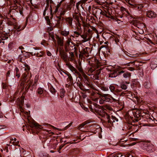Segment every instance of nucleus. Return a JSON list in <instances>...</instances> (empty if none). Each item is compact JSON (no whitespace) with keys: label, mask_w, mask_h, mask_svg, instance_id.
Listing matches in <instances>:
<instances>
[{"label":"nucleus","mask_w":157,"mask_h":157,"mask_svg":"<svg viewBox=\"0 0 157 157\" xmlns=\"http://www.w3.org/2000/svg\"><path fill=\"white\" fill-rule=\"evenodd\" d=\"M136 62V61H134L133 62H130L129 63H128V64L131 63V64H133L134 63V65H135V66L136 67H138L139 66H141V65L140 64V63H141V62H140L138 64H135V62Z\"/></svg>","instance_id":"obj_38"},{"label":"nucleus","mask_w":157,"mask_h":157,"mask_svg":"<svg viewBox=\"0 0 157 157\" xmlns=\"http://www.w3.org/2000/svg\"><path fill=\"white\" fill-rule=\"evenodd\" d=\"M62 58L64 61L66 62V65L67 66V67H69V63L68 62H67V56L65 54H64L62 56Z\"/></svg>","instance_id":"obj_29"},{"label":"nucleus","mask_w":157,"mask_h":157,"mask_svg":"<svg viewBox=\"0 0 157 157\" xmlns=\"http://www.w3.org/2000/svg\"><path fill=\"white\" fill-rule=\"evenodd\" d=\"M10 143L14 145L18 146L19 145V142L15 138H12L10 140Z\"/></svg>","instance_id":"obj_14"},{"label":"nucleus","mask_w":157,"mask_h":157,"mask_svg":"<svg viewBox=\"0 0 157 157\" xmlns=\"http://www.w3.org/2000/svg\"><path fill=\"white\" fill-rule=\"evenodd\" d=\"M19 108L20 111H21L22 113L23 112L24 114H25V115L27 117H29V114L28 112L25 111L22 108V106H21L19 107Z\"/></svg>","instance_id":"obj_24"},{"label":"nucleus","mask_w":157,"mask_h":157,"mask_svg":"<svg viewBox=\"0 0 157 157\" xmlns=\"http://www.w3.org/2000/svg\"><path fill=\"white\" fill-rule=\"evenodd\" d=\"M19 100H20V101L21 104L22 105L24 101V99L23 98H21V99H20Z\"/></svg>","instance_id":"obj_49"},{"label":"nucleus","mask_w":157,"mask_h":157,"mask_svg":"<svg viewBox=\"0 0 157 157\" xmlns=\"http://www.w3.org/2000/svg\"><path fill=\"white\" fill-rule=\"evenodd\" d=\"M3 117V115L2 112L0 111V118H2Z\"/></svg>","instance_id":"obj_58"},{"label":"nucleus","mask_w":157,"mask_h":157,"mask_svg":"<svg viewBox=\"0 0 157 157\" xmlns=\"http://www.w3.org/2000/svg\"><path fill=\"white\" fill-rule=\"evenodd\" d=\"M74 33L77 35H78L79 36V35H80V33L78 32H76V31H75L74 32Z\"/></svg>","instance_id":"obj_57"},{"label":"nucleus","mask_w":157,"mask_h":157,"mask_svg":"<svg viewBox=\"0 0 157 157\" xmlns=\"http://www.w3.org/2000/svg\"><path fill=\"white\" fill-rule=\"evenodd\" d=\"M59 6L58 5V6H57V7L56 8V10H55L56 12L58 11Z\"/></svg>","instance_id":"obj_61"},{"label":"nucleus","mask_w":157,"mask_h":157,"mask_svg":"<svg viewBox=\"0 0 157 157\" xmlns=\"http://www.w3.org/2000/svg\"><path fill=\"white\" fill-rule=\"evenodd\" d=\"M109 88L111 91L113 93H114L116 91L115 86L112 85H111L110 86Z\"/></svg>","instance_id":"obj_28"},{"label":"nucleus","mask_w":157,"mask_h":157,"mask_svg":"<svg viewBox=\"0 0 157 157\" xmlns=\"http://www.w3.org/2000/svg\"><path fill=\"white\" fill-rule=\"evenodd\" d=\"M132 25L140 29H142L144 26V24L138 20H134L132 22Z\"/></svg>","instance_id":"obj_6"},{"label":"nucleus","mask_w":157,"mask_h":157,"mask_svg":"<svg viewBox=\"0 0 157 157\" xmlns=\"http://www.w3.org/2000/svg\"><path fill=\"white\" fill-rule=\"evenodd\" d=\"M100 71L96 73L95 75L92 74L91 75V78L94 80L99 79V75L100 74Z\"/></svg>","instance_id":"obj_18"},{"label":"nucleus","mask_w":157,"mask_h":157,"mask_svg":"<svg viewBox=\"0 0 157 157\" xmlns=\"http://www.w3.org/2000/svg\"><path fill=\"white\" fill-rule=\"evenodd\" d=\"M105 13L103 12H102V11L101 10V14L102 15H105Z\"/></svg>","instance_id":"obj_62"},{"label":"nucleus","mask_w":157,"mask_h":157,"mask_svg":"<svg viewBox=\"0 0 157 157\" xmlns=\"http://www.w3.org/2000/svg\"><path fill=\"white\" fill-rule=\"evenodd\" d=\"M125 54L127 55V56L130 57L131 58H134L136 57V55L132 54V55L128 53L127 52H126L125 53Z\"/></svg>","instance_id":"obj_34"},{"label":"nucleus","mask_w":157,"mask_h":157,"mask_svg":"<svg viewBox=\"0 0 157 157\" xmlns=\"http://www.w3.org/2000/svg\"><path fill=\"white\" fill-rule=\"evenodd\" d=\"M81 53L82 54L86 55H87L88 53L87 50L86 49H84L81 52Z\"/></svg>","instance_id":"obj_30"},{"label":"nucleus","mask_w":157,"mask_h":157,"mask_svg":"<svg viewBox=\"0 0 157 157\" xmlns=\"http://www.w3.org/2000/svg\"><path fill=\"white\" fill-rule=\"evenodd\" d=\"M129 70L130 71H133L135 70L134 68L133 67H129Z\"/></svg>","instance_id":"obj_55"},{"label":"nucleus","mask_w":157,"mask_h":157,"mask_svg":"<svg viewBox=\"0 0 157 157\" xmlns=\"http://www.w3.org/2000/svg\"><path fill=\"white\" fill-rule=\"evenodd\" d=\"M0 43H2L3 44L4 43V41H2V40H5L8 38L7 35L6 34H0Z\"/></svg>","instance_id":"obj_10"},{"label":"nucleus","mask_w":157,"mask_h":157,"mask_svg":"<svg viewBox=\"0 0 157 157\" xmlns=\"http://www.w3.org/2000/svg\"><path fill=\"white\" fill-rule=\"evenodd\" d=\"M112 39L113 43L117 44H118V43L119 42V40L118 39L117 37L115 36H114L112 38H111Z\"/></svg>","instance_id":"obj_20"},{"label":"nucleus","mask_w":157,"mask_h":157,"mask_svg":"<svg viewBox=\"0 0 157 157\" xmlns=\"http://www.w3.org/2000/svg\"><path fill=\"white\" fill-rule=\"evenodd\" d=\"M144 86L147 89L150 88L151 86V83L149 81L145 82L144 84Z\"/></svg>","instance_id":"obj_19"},{"label":"nucleus","mask_w":157,"mask_h":157,"mask_svg":"<svg viewBox=\"0 0 157 157\" xmlns=\"http://www.w3.org/2000/svg\"><path fill=\"white\" fill-rule=\"evenodd\" d=\"M44 131H46L49 133H51L52 135H53L54 134V133L53 132H50L51 130H47V129H44Z\"/></svg>","instance_id":"obj_47"},{"label":"nucleus","mask_w":157,"mask_h":157,"mask_svg":"<svg viewBox=\"0 0 157 157\" xmlns=\"http://www.w3.org/2000/svg\"><path fill=\"white\" fill-rule=\"evenodd\" d=\"M45 19L47 21V23L48 24L50 22V20L49 19V16L45 17Z\"/></svg>","instance_id":"obj_43"},{"label":"nucleus","mask_w":157,"mask_h":157,"mask_svg":"<svg viewBox=\"0 0 157 157\" xmlns=\"http://www.w3.org/2000/svg\"><path fill=\"white\" fill-rule=\"evenodd\" d=\"M85 125V124L82 123V124H81L80 126H79V128H82L83 127V126Z\"/></svg>","instance_id":"obj_52"},{"label":"nucleus","mask_w":157,"mask_h":157,"mask_svg":"<svg viewBox=\"0 0 157 157\" xmlns=\"http://www.w3.org/2000/svg\"><path fill=\"white\" fill-rule=\"evenodd\" d=\"M105 108L109 110H111L113 109L110 106L106 105L105 106Z\"/></svg>","instance_id":"obj_41"},{"label":"nucleus","mask_w":157,"mask_h":157,"mask_svg":"<svg viewBox=\"0 0 157 157\" xmlns=\"http://www.w3.org/2000/svg\"><path fill=\"white\" fill-rule=\"evenodd\" d=\"M104 16H105L106 17H108V18H110V16H108L106 13H105V15H104Z\"/></svg>","instance_id":"obj_60"},{"label":"nucleus","mask_w":157,"mask_h":157,"mask_svg":"<svg viewBox=\"0 0 157 157\" xmlns=\"http://www.w3.org/2000/svg\"><path fill=\"white\" fill-rule=\"evenodd\" d=\"M72 18L71 17H69V26H71L72 25Z\"/></svg>","instance_id":"obj_46"},{"label":"nucleus","mask_w":157,"mask_h":157,"mask_svg":"<svg viewBox=\"0 0 157 157\" xmlns=\"http://www.w3.org/2000/svg\"><path fill=\"white\" fill-rule=\"evenodd\" d=\"M16 76L17 77V78H19L20 77V75L19 73L16 74Z\"/></svg>","instance_id":"obj_56"},{"label":"nucleus","mask_w":157,"mask_h":157,"mask_svg":"<svg viewBox=\"0 0 157 157\" xmlns=\"http://www.w3.org/2000/svg\"><path fill=\"white\" fill-rule=\"evenodd\" d=\"M77 67L78 70L80 72V73L82 74H84V72L81 66V64H79V65L77 66Z\"/></svg>","instance_id":"obj_27"},{"label":"nucleus","mask_w":157,"mask_h":157,"mask_svg":"<svg viewBox=\"0 0 157 157\" xmlns=\"http://www.w3.org/2000/svg\"><path fill=\"white\" fill-rule=\"evenodd\" d=\"M44 125V126H47V127H48V126H51L52 127H53L54 129H57V128L53 126H52L49 124H43Z\"/></svg>","instance_id":"obj_44"},{"label":"nucleus","mask_w":157,"mask_h":157,"mask_svg":"<svg viewBox=\"0 0 157 157\" xmlns=\"http://www.w3.org/2000/svg\"><path fill=\"white\" fill-rule=\"evenodd\" d=\"M120 69H115L110 73L109 75V77L114 78L116 77L119 74V75Z\"/></svg>","instance_id":"obj_7"},{"label":"nucleus","mask_w":157,"mask_h":157,"mask_svg":"<svg viewBox=\"0 0 157 157\" xmlns=\"http://www.w3.org/2000/svg\"><path fill=\"white\" fill-rule=\"evenodd\" d=\"M50 92L52 94H54L56 92L55 89L52 86L50 87Z\"/></svg>","instance_id":"obj_39"},{"label":"nucleus","mask_w":157,"mask_h":157,"mask_svg":"<svg viewBox=\"0 0 157 157\" xmlns=\"http://www.w3.org/2000/svg\"><path fill=\"white\" fill-rule=\"evenodd\" d=\"M63 147V145H61L59 146V150H58V151L59 153H60V152L59 151V150H60L62 147Z\"/></svg>","instance_id":"obj_51"},{"label":"nucleus","mask_w":157,"mask_h":157,"mask_svg":"<svg viewBox=\"0 0 157 157\" xmlns=\"http://www.w3.org/2000/svg\"><path fill=\"white\" fill-rule=\"evenodd\" d=\"M10 71H8L6 74V77H8L10 76Z\"/></svg>","instance_id":"obj_50"},{"label":"nucleus","mask_w":157,"mask_h":157,"mask_svg":"<svg viewBox=\"0 0 157 157\" xmlns=\"http://www.w3.org/2000/svg\"><path fill=\"white\" fill-rule=\"evenodd\" d=\"M38 50V48H33L31 49V52H29V53L32 56H36L37 52L36 51Z\"/></svg>","instance_id":"obj_13"},{"label":"nucleus","mask_w":157,"mask_h":157,"mask_svg":"<svg viewBox=\"0 0 157 157\" xmlns=\"http://www.w3.org/2000/svg\"><path fill=\"white\" fill-rule=\"evenodd\" d=\"M100 95L101 98L99 101L100 104H102L105 102H109L112 103L113 102H117L118 99L116 98H114L113 97L108 94H99Z\"/></svg>","instance_id":"obj_1"},{"label":"nucleus","mask_w":157,"mask_h":157,"mask_svg":"<svg viewBox=\"0 0 157 157\" xmlns=\"http://www.w3.org/2000/svg\"><path fill=\"white\" fill-rule=\"evenodd\" d=\"M123 74V76L124 78H130L131 76L130 73L125 71L121 70L119 71V75Z\"/></svg>","instance_id":"obj_9"},{"label":"nucleus","mask_w":157,"mask_h":157,"mask_svg":"<svg viewBox=\"0 0 157 157\" xmlns=\"http://www.w3.org/2000/svg\"><path fill=\"white\" fill-rule=\"evenodd\" d=\"M61 34L62 35L64 36H66L68 35L69 34V32L67 31H63L61 32Z\"/></svg>","instance_id":"obj_33"},{"label":"nucleus","mask_w":157,"mask_h":157,"mask_svg":"<svg viewBox=\"0 0 157 157\" xmlns=\"http://www.w3.org/2000/svg\"><path fill=\"white\" fill-rule=\"evenodd\" d=\"M43 92V90L42 88H39L37 90V93L40 94H42Z\"/></svg>","instance_id":"obj_32"},{"label":"nucleus","mask_w":157,"mask_h":157,"mask_svg":"<svg viewBox=\"0 0 157 157\" xmlns=\"http://www.w3.org/2000/svg\"><path fill=\"white\" fill-rule=\"evenodd\" d=\"M94 12L95 13L96 15H98L101 14V10L99 8L96 9L94 10Z\"/></svg>","instance_id":"obj_23"},{"label":"nucleus","mask_w":157,"mask_h":157,"mask_svg":"<svg viewBox=\"0 0 157 157\" xmlns=\"http://www.w3.org/2000/svg\"><path fill=\"white\" fill-rule=\"evenodd\" d=\"M40 157H50L49 155L47 154H41L40 155Z\"/></svg>","instance_id":"obj_40"},{"label":"nucleus","mask_w":157,"mask_h":157,"mask_svg":"<svg viewBox=\"0 0 157 157\" xmlns=\"http://www.w3.org/2000/svg\"><path fill=\"white\" fill-rule=\"evenodd\" d=\"M48 7H46L45 9L44 10V13H43V15H44V16H45L46 14V11L47 10H48Z\"/></svg>","instance_id":"obj_48"},{"label":"nucleus","mask_w":157,"mask_h":157,"mask_svg":"<svg viewBox=\"0 0 157 157\" xmlns=\"http://www.w3.org/2000/svg\"><path fill=\"white\" fill-rule=\"evenodd\" d=\"M75 47L74 46H69V50H72V52H75Z\"/></svg>","instance_id":"obj_37"},{"label":"nucleus","mask_w":157,"mask_h":157,"mask_svg":"<svg viewBox=\"0 0 157 157\" xmlns=\"http://www.w3.org/2000/svg\"><path fill=\"white\" fill-rule=\"evenodd\" d=\"M151 147V146H150L149 144L146 143L143 144V146H142L143 149L147 151H149Z\"/></svg>","instance_id":"obj_15"},{"label":"nucleus","mask_w":157,"mask_h":157,"mask_svg":"<svg viewBox=\"0 0 157 157\" xmlns=\"http://www.w3.org/2000/svg\"><path fill=\"white\" fill-rule=\"evenodd\" d=\"M39 52L40 53H42V52H37L36 53V56L37 57H42L43 56V55L42 54H40Z\"/></svg>","instance_id":"obj_42"},{"label":"nucleus","mask_w":157,"mask_h":157,"mask_svg":"<svg viewBox=\"0 0 157 157\" xmlns=\"http://www.w3.org/2000/svg\"><path fill=\"white\" fill-rule=\"evenodd\" d=\"M147 16L149 18H155L157 14L154 11L151 10H148L146 13Z\"/></svg>","instance_id":"obj_8"},{"label":"nucleus","mask_w":157,"mask_h":157,"mask_svg":"<svg viewBox=\"0 0 157 157\" xmlns=\"http://www.w3.org/2000/svg\"><path fill=\"white\" fill-rule=\"evenodd\" d=\"M100 115L105 119L106 122L109 124V125L113 126L116 122L118 121V119L112 115H109L105 112H103L100 113Z\"/></svg>","instance_id":"obj_2"},{"label":"nucleus","mask_w":157,"mask_h":157,"mask_svg":"<svg viewBox=\"0 0 157 157\" xmlns=\"http://www.w3.org/2000/svg\"><path fill=\"white\" fill-rule=\"evenodd\" d=\"M95 94V93L94 92H93L92 93H91V95L92 96H94Z\"/></svg>","instance_id":"obj_64"},{"label":"nucleus","mask_w":157,"mask_h":157,"mask_svg":"<svg viewBox=\"0 0 157 157\" xmlns=\"http://www.w3.org/2000/svg\"><path fill=\"white\" fill-rule=\"evenodd\" d=\"M121 88L123 90H126L127 88V85L124 84H121Z\"/></svg>","instance_id":"obj_35"},{"label":"nucleus","mask_w":157,"mask_h":157,"mask_svg":"<svg viewBox=\"0 0 157 157\" xmlns=\"http://www.w3.org/2000/svg\"><path fill=\"white\" fill-rule=\"evenodd\" d=\"M3 126L2 125H0V129H3Z\"/></svg>","instance_id":"obj_63"},{"label":"nucleus","mask_w":157,"mask_h":157,"mask_svg":"<svg viewBox=\"0 0 157 157\" xmlns=\"http://www.w3.org/2000/svg\"><path fill=\"white\" fill-rule=\"evenodd\" d=\"M49 10H50L51 12L50 13V15H51V17H52V10H51V8H50L49 9Z\"/></svg>","instance_id":"obj_59"},{"label":"nucleus","mask_w":157,"mask_h":157,"mask_svg":"<svg viewBox=\"0 0 157 157\" xmlns=\"http://www.w3.org/2000/svg\"><path fill=\"white\" fill-rule=\"evenodd\" d=\"M69 69L74 73H76L77 71L74 67L69 64Z\"/></svg>","instance_id":"obj_21"},{"label":"nucleus","mask_w":157,"mask_h":157,"mask_svg":"<svg viewBox=\"0 0 157 157\" xmlns=\"http://www.w3.org/2000/svg\"><path fill=\"white\" fill-rule=\"evenodd\" d=\"M72 79V78L71 76V75L69 74V81L71 82Z\"/></svg>","instance_id":"obj_54"},{"label":"nucleus","mask_w":157,"mask_h":157,"mask_svg":"<svg viewBox=\"0 0 157 157\" xmlns=\"http://www.w3.org/2000/svg\"><path fill=\"white\" fill-rule=\"evenodd\" d=\"M14 72L16 73V74L19 73V70L17 67H16L14 69Z\"/></svg>","instance_id":"obj_45"},{"label":"nucleus","mask_w":157,"mask_h":157,"mask_svg":"<svg viewBox=\"0 0 157 157\" xmlns=\"http://www.w3.org/2000/svg\"><path fill=\"white\" fill-rule=\"evenodd\" d=\"M128 2L129 4L132 6V7L136 10H141L143 7V5H139L135 4V3L133 2V0H125Z\"/></svg>","instance_id":"obj_5"},{"label":"nucleus","mask_w":157,"mask_h":157,"mask_svg":"<svg viewBox=\"0 0 157 157\" xmlns=\"http://www.w3.org/2000/svg\"><path fill=\"white\" fill-rule=\"evenodd\" d=\"M87 25V26H86V27L88 26L87 32L86 34L81 36L86 41L89 40L91 38L92 34L94 33L93 31H96V29L94 27L89 26L88 24Z\"/></svg>","instance_id":"obj_3"},{"label":"nucleus","mask_w":157,"mask_h":157,"mask_svg":"<svg viewBox=\"0 0 157 157\" xmlns=\"http://www.w3.org/2000/svg\"><path fill=\"white\" fill-rule=\"evenodd\" d=\"M75 52H69V60L74 62L75 61V57L74 53Z\"/></svg>","instance_id":"obj_16"},{"label":"nucleus","mask_w":157,"mask_h":157,"mask_svg":"<svg viewBox=\"0 0 157 157\" xmlns=\"http://www.w3.org/2000/svg\"><path fill=\"white\" fill-rule=\"evenodd\" d=\"M30 70V67L26 64H23L21 66V70L23 71H25L22 75V76L24 80L26 79L29 74V71Z\"/></svg>","instance_id":"obj_4"},{"label":"nucleus","mask_w":157,"mask_h":157,"mask_svg":"<svg viewBox=\"0 0 157 157\" xmlns=\"http://www.w3.org/2000/svg\"><path fill=\"white\" fill-rule=\"evenodd\" d=\"M31 126L33 128L35 127L38 130H41L43 128V127H42L41 125L36 123H33L31 125Z\"/></svg>","instance_id":"obj_11"},{"label":"nucleus","mask_w":157,"mask_h":157,"mask_svg":"<svg viewBox=\"0 0 157 157\" xmlns=\"http://www.w3.org/2000/svg\"><path fill=\"white\" fill-rule=\"evenodd\" d=\"M87 0H85V1H83V0H82V1H80L76 4V7H77V9H78V6L80 4H81L82 2H83V3H84L85 2H86Z\"/></svg>","instance_id":"obj_36"},{"label":"nucleus","mask_w":157,"mask_h":157,"mask_svg":"<svg viewBox=\"0 0 157 157\" xmlns=\"http://www.w3.org/2000/svg\"><path fill=\"white\" fill-rule=\"evenodd\" d=\"M88 71L87 74L90 76L92 75L91 74L95 70L94 68L93 67H89L88 68L87 70Z\"/></svg>","instance_id":"obj_17"},{"label":"nucleus","mask_w":157,"mask_h":157,"mask_svg":"<svg viewBox=\"0 0 157 157\" xmlns=\"http://www.w3.org/2000/svg\"><path fill=\"white\" fill-rule=\"evenodd\" d=\"M84 77L86 79V80L84 81V82L85 83L86 85L87 86L90 87L91 86V85L90 84L89 82L87 79V76L86 75H84Z\"/></svg>","instance_id":"obj_25"},{"label":"nucleus","mask_w":157,"mask_h":157,"mask_svg":"<svg viewBox=\"0 0 157 157\" xmlns=\"http://www.w3.org/2000/svg\"><path fill=\"white\" fill-rule=\"evenodd\" d=\"M13 28L14 29V31H17L19 32L24 29V28L21 27L20 25H19L18 24H15L13 25Z\"/></svg>","instance_id":"obj_12"},{"label":"nucleus","mask_w":157,"mask_h":157,"mask_svg":"<svg viewBox=\"0 0 157 157\" xmlns=\"http://www.w3.org/2000/svg\"><path fill=\"white\" fill-rule=\"evenodd\" d=\"M75 0H70V4L69 5V9H71L70 8L71 6L72 7L75 6Z\"/></svg>","instance_id":"obj_31"},{"label":"nucleus","mask_w":157,"mask_h":157,"mask_svg":"<svg viewBox=\"0 0 157 157\" xmlns=\"http://www.w3.org/2000/svg\"><path fill=\"white\" fill-rule=\"evenodd\" d=\"M60 91V97L61 98H63L64 96V94L65 93V91L63 89H61Z\"/></svg>","instance_id":"obj_26"},{"label":"nucleus","mask_w":157,"mask_h":157,"mask_svg":"<svg viewBox=\"0 0 157 157\" xmlns=\"http://www.w3.org/2000/svg\"><path fill=\"white\" fill-rule=\"evenodd\" d=\"M47 55L48 56H51L52 55L51 53L49 51H48L47 53Z\"/></svg>","instance_id":"obj_53"},{"label":"nucleus","mask_w":157,"mask_h":157,"mask_svg":"<svg viewBox=\"0 0 157 157\" xmlns=\"http://www.w3.org/2000/svg\"><path fill=\"white\" fill-rule=\"evenodd\" d=\"M57 39L58 45L61 46H62L63 44V40H62L61 38L59 37L58 36L57 37Z\"/></svg>","instance_id":"obj_22"}]
</instances>
